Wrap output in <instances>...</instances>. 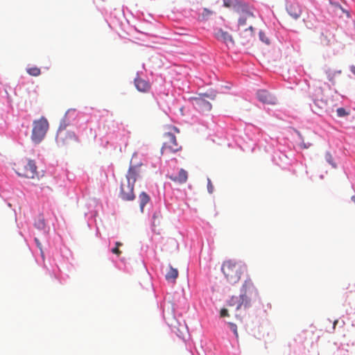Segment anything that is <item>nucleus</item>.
Masks as SVG:
<instances>
[{"label": "nucleus", "mask_w": 355, "mask_h": 355, "mask_svg": "<svg viewBox=\"0 0 355 355\" xmlns=\"http://www.w3.org/2000/svg\"><path fill=\"white\" fill-rule=\"evenodd\" d=\"M259 37L262 42H265L266 44H269V40L266 37L265 34L261 31L259 32Z\"/></svg>", "instance_id": "bb28decb"}, {"label": "nucleus", "mask_w": 355, "mask_h": 355, "mask_svg": "<svg viewBox=\"0 0 355 355\" xmlns=\"http://www.w3.org/2000/svg\"><path fill=\"white\" fill-rule=\"evenodd\" d=\"M336 323H337V321H335V322H334V327H335V325L336 324Z\"/></svg>", "instance_id": "4c0bfd02"}, {"label": "nucleus", "mask_w": 355, "mask_h": 355, "mask_svg": "<svg viewBox=\"0 0 355 355\" xmlns=\"http://www.w3.org/2000/svg\"><path fill=\"white\" fill-rule=\"evenodd\" d=\"M245 270L246 266L243 263L232 259L225 261L221 266V271L226 280L232 285L239 282Z\"/></svg>", "instance_id": "f257e3e1"}, {"label": "nucleus", "mask_w": 355, "mask_h": 355, "mask_svg": "<svg viewBox=\"0 0 355 355\" xmlns=\"http://www.w3.org/2000/svg\"><path fill=\"white\" fill-rule=\"evenodd\" d=\"M325 159L326 161L330 164L332 166L333 168H336V164L334 162V159H333V157L332 155H331V153L329 152H327L325 153Z\"/></svg>", "instance_id": "5701e85b"}, {"label": "nucleus", "mask_w": 355, "mask_h": 355, "mask_svg": "<svg viewBox=\"0 0 355 355\" xmlns=\"http://www.w3.org/2000/svg\"><path fill=\"white\" fill-rule=\"evenodd\" d=\"M16 172L19 176L35 178L37 176V166L33 160L25 159L18 163Z\"/></svg>", "instance_id": "423d86ee"}, {"label": "nucleus", "mask_w": 355, "mask_h": 355, "mask_svg": "<svg viewBox=\"0 0 355 355\" xmlns=\"http://www.w3.org/2000/svg\"><path fill=\"white\" fill-rule=\"evenodd\" d=\"M213 14V11L204 8L203 12L202 13V19H207L208 17Z\"/></svg>", "instance_id": "393cba45"}, {"label": "nucleus", "mask_w": 355, "mask_h": 355, "mask_svg": "<svg viewBox=\"0 0 355 355\" xmlns=\"http://www.w3.org/2000/svg\"><path fill=\"white\" fill-rule=\"evenodd\" d=\"M134 186V184L128 180H126L125 182L121 183L120 197L123 200H132L135 199Z\"/></svg>", "instance_id": "6e6552de"}, {"label": "nucleus", "mask_w": 355, "mask_h": 355, "mask_svg": "<svg viewBox=\"0 0 355 355\" xmlns=\"http://www.w3.org/2000/svg\"><path fill=\"white\" fill-rule=\"evenodd\" d=\"M334 38V35L327 31L325 33H322L320 36V42L323 46H328L331 44V40Z\"/></svg>", "instance_id": "a211bd4d"}, {"label": "nucleus", "mask_w": 355, "mask_h": 355, "mask_svg": "<svg viewBox=\"0 0 355 355\" xmlns=\"http://www.w3.org/2000/svg\"><path fill=\"white\" fill-rule=\"evenodd\" d=\"M240 37L241 42L243 45L248 44L251 41H252V40L254 37L252 26L250 25L248 28L245 29V31L241 33Z\"/></svg>", "instance_id": "f8f14e48"}, {"label": "nucleus", "mask_w": 355, "mask_h": 355, "mask_svg": "<svg viewBox=\"0 0 355 355\" xmlns=\"http://www.w3.org/2000/svg\"><path fill=\"white\" fill-rule=\"evenodd\" d=\"M341 73V70H337L332 68H328L325 71L327 79L333 85L336 84V83L339 80Z\"/></svg>", "instance_id": "ddd939ff"}, {"label": "nucleus", "mask_w": 355, "mask_h": 355, "mask_svg": "<svg viewBox=\"0 0 355 355\" xmlns=\"http://www.w3.org/2000/svg\"><path fill=\"white\" fill-rule=\"evenodd\" d=\"M231 326L233 328V331L234 332V334H236V336H238V333H237V329H236V325L233 324H231Z\"/></svg>", "instance_id": "2f4dec72"}, {"label": "nucleus", "mask_w": 355, "mask_h": 355, "mask_svg": "<svg viewBox=\"0 0 355 355\" xmlns=\"http://www.w3.org/2000/svg\"><path fill=\"white\" fill-rule=\"evenodd\" d=\"M352 200L355 202V196L352 197Z\"/></svg>", "instance_id": "e433bc0d"}, {"label": "nucleus", "mask_w": 355, "mask_h": 355, "mask_svg": "<svg viewBox=\"0 0 355 355\" xmlns=\"http://www.w3.org/2000/svg\"><path fill=\"white\" fill-rule=\"evenodd\" d=\"M35 241L37 243V247L41 249V243H40L39 240L37 239H35Z\"/></svg>", "instance_id": "473e14b6"}, {"label": "nucleus", "mask_w": 355, "mask_h": 355, "mask_svg": "<svg viewBox=\"0 0 355 355\" xmlns=\"http://www.w3.org/2000/svg\"><path fill=\"white\" fill-rule=\"evenodd\" d=\"M252 285H253V284H252L251 279H247L243 285V288H249L251 286H252Z\"/></svg>", "instance_id": "a878e982"}, {"label": "nucleus", "mask_w": 355, "mask_h": 355, "mask_svg": "<svg viewBox=\"0 0 355 355\" xmlns=\"http://www.w3.org/2000/svg\"><path fill=\"white\" fill-rule=\"evenodd\" d=\"M314 104L320 107V109H323V106L325 105V103L322 101L315 100L314 101Z\"/></svg>", "instance_id": "c85d7f7f"}, {"label": "nucleus", "mask_w": 355, "mask_h": 355, "mask_svg": "<svg viewBox=\"0 0 355 355\" xmlns=\"http://www.w3.org/2000/svg\"><path fill=\"white\" fill-rule=\"evenodd\" d=\"M251 299L247 294L245 290H241L239 293L234 295L228 301V304L232 306H235L236 310L241 309L242 306L245 309L250 306Z\"/></svg>", "instance_id": "0eeeda50"}, {"label": "nucleus", "mask_w": 355, "mask_h": 355, "mask_svg": "<svg viewBox=\"0 0 355 355\" xmlns=\"http://www.w3.org/2000/svg\"><path fill=\"white\" fill-rule=\"evenodd\" d=\"M287 12L294 19H297L301 15V10L296 4H291L287 7Z\"/></svg>", "instance_id": "f3484780"}, {"label": "nucleus", "mask_w": 355, "mask_h": 355, "mask_svg": "<svg viewBox=\"0 0 355 355\" xmlns=\"http://www.w3.org/2000/svg\"><path fill=\"white\" fill-rule=\"evenodd\" d=\"M172 181L179 184H184L187 181L188 173L183 168H181L176 176H170L169 178Z\"/></svg>", "instance_id": "2eb2a0df"}, {"label": "nucleus", "mask_w": 355, "mask_h": 355, "mask_svg": "<svg viewBox=\"0 0 355 355\" xmlns=\"http://www.w3.org/2000/svg\"><path fill=\"white\" fill-rule=\"evenodd\" d=\"M257 98L263 103L275 105L277 103V98L266 90L261 89L257 92Z\"/></svg>", "instance_id": "9b49d317"}, {"label": "nucleus", "mask_w": 355, "mask_h": 355, "mask_svg": "<svg viewBox=\"0 0 355 355\" xmlns=\"http://www.w3.org/2000/svg\"><path fill=\"white\" fill-rule=\"evenodd\" d=\"M56 142L60 148L70 149L78 144L79 139L73 131L67 129L65 125H60L56 135Z\"/></svg>", "instance_id": "7ed1b4c3"}, {"label": "nucleus", "mask_w": 355, "mask_h": 355, "mask_svg": "<svg viewBox=\"0 0 355 355\" xmlns=\"http://www.w3.org/2000/svg\"><path fill=\"white\" fill-rule=\"evenodd\" d=\"M27 73L32 76H39L41 74V70L37 67H32L26 69Z\"/></svg>", "instance_id": "412c9836"}, {"label": "nucleus", "mask_w": 355, "mask_h": 355, "mask_svg": "<svg viewBox=\"0 0 355 355\" xmlns=\"http://www.w3.org/2000/svg\"><path fill=\"white\" fill-rule=\"evenodd\" d=\"M112 252L119 256L121 254V251L119 249L118 247H115L112 250Z\"/></svg>", "instance_id": "7c9ffc66"}, {"label": "nucleus", "mask_w": 355, "mask_h": 355, "mask_svg": "<svg viewBox=\"0 0 355 355\" xmlns=\"http://www.w3.org/2000/svg\"><path fill=\"white\" fill-rule=\"evenodd\" d=\"M350 69L351 71L355 75V66H352Z\"/></svg>", "instance_id": "72a5a7b5"}, {"label": "nucleus", "mask_w": 355, "mask_h": 355, "mask_svg": "<svg viewBox=\"0 0 355 355\" xmlns=\"http://www.w3.org/2000/svg\"><path fill=\"white\" fill-rule=\"evenodd\" d=\"M141 165L130 166L126 175V180L135 184L137 180L141 176Z\"/></svg>", "instance_id": "9d476101"}, {"label": "nucleus", "mask_w": 355, "mask_h": 355, "mask_svg": "<svg viewBox=\"0 0 355 355\" xmlns=\"http://www.w3.org/2000/svg\"><path fill=\"white\" fill-rule=\"evenodd\" d=\"M220 317H222V318L229 316L227 309H221V311H220Z\"/></svg>", "instance_id": "c756f323"}, {"label": "nucleus", "mask_w": 355, "mask_h": 355, "mask_svg": "<svg viewBox=\"0 0 355 355\" xmlns=\"http://www.w3.org/2000/svg\"><path fill=\"white\" fill-rule=\"evenodd\" d=\"M214 36L218 41L225 43L226 45L231 44L234 46L235 44L232 35L222 28L215 29Z\"/></svg>", "instance_id": "1a4fd4ad"}, {"label": "nucleus", "mask_w": 355, "mask_h": 355, "mask_svg": "<svg viewBox=\"0 0 355 355\" xmlns=\"http://www.w3.org/2000/svg\"><path fill=\"white\" fill-rule=\"evenodd\" d=\"M336 112H337L338 116H340V117H343V116H347L349 114L343 107L338 108L337 110H336Z\"/></svg>", "instance_id": "b1692460"}, {"label": "nucleus", "mask_w": 355, "mask_h": 355, "mask_svg": "<svg viewBox=\"0 0 355 355\" xmlns=\"http://www.w3.org/2000/svg\"><path fill=\"white\" fill-rule=\"evenodd\" d=\"M196 105L202 112L209 111L211 109V104L202 98L196 99Z\"/></svg>", "instance_id": "dca6fc26"}, {"label": "nucleus", "mask_w": 355, "mask_h": 355, "mask_svg": "<svg viewBox=\"0 0 355 355\" xmlns=\"http://www.w3.org/2000/svg\"><path fill=\"white\" fill-rule=\"evenodd\" d=\"M236 317L237 318H239V320H242V318H243V317H242V316H241L240 315H238V314H236Z\"/></svg>", "instance_id": "c9c22d12"}, {"label": "nucleus", "mask_w": 355, "mask_h": 355, "mask_svg": "<svg viewBox=\"0 0 355 355\" xmlns=\"http://www.w3.org/2000/svg\"><path fill=\"white\" fill-rule=\"evenodd\" d=\"M49 125L47 119L44 116L33 121L31 139L35 144H39L43 140L49 129Z\"/></svg>", "instance_id": "39448f33"}, {"label": "nucleus", "mask_w": 355, "mask_h": 355, "mask_svg": "<svg viewBox=\"0 0 355 355\" xmlns=\"http://www.w3.org/2000/svg\"><path fill=\"white\" fill-rule=\"evenodd\" d=\"M180 130L175 126L169 128V131L163 135V144L161 148L162 155H168L175 153L182 150V146L178 142L176 134H179Z\"/></svg>", "instance_id": "f03ea898"}, {"label": "nucleus", "mask_w": 355, "mask_h": 355, "mask_svg": "<svg viewBox=\"0 0 355 355\" xmlns=\"http://www.w3.org/2000/svg\"><path fill=\"white\" fill-rule=\"evenodd\" d=\"M135 85L137 90L141 92H147L150 89V83L139 76L135 78Z\"/></svg>", "instance_id": "4468645a"}, {"label": "nucleus", "mask_w": 355, "mask_h": 355, "mask_svg": "<svg viewBox=\"0 0 355 355\" xmlns=\"http://www.w3.org/2000/svg\"><path fill=\"white\" fill-rule=\"evenodd\" d=\"M121 245H122V243H120V242H116V247H118V248H119V246H121Z\"/></svg>", "instance_id": "f704fd0d"}, {"label": "nucleus", "mask_w": 355, "mask_h": 355, "mask_svg": "<svg viewBox=\"0 0 355 355\" xmlns=\"http://www.w3.org/2000/svg\"><path fill=\"white\" fill-rule=\"evenodd\" d=\"M140 209L144 210V206L150 201V197L146 192H141L139 195Z\"/></svg>", "instance_id": "aec40b11"}, {"label": "nucleus", "mask_w": 355, "mask_h": 355, "mask_svg": "<svg viewBox=\"0 0 355 355\" xmlns=\"http://www.w3.org/2000/svg\"><path fill=\"white\" fill-rule=\"evenodd\" d=\"M178 270L170 266L168 272H166V274L165 275V277L168 282H173L178 277Z\"/></svg>", "instance_id": "6ab92c4d"}, {"label": "nucleus", "mask_w": 355, "mask_h": 355, "mask_svg": "<svg viewBox=\"0 0 355 355\" xmlns=\"http://www.w3.org/2000/svg\"><path fill=\"white\" fill-rule=\"evenodd\" d=\"M35 226L40 230L44 229L46 224L43 217H40L37 220L35 223Z\"/></svg>", "instance_id": "4be33fe9"}, {"label": "nucleus", "mask_w": 355, "mask_h": 355, "mask_svg": "<svg viewBox=\"0 0 355 355\" xmlns=\"http://www.w3.org/2000/svg\"><path fill=\"white\" fill-rule=\"evenodd\" d=\"M207 190L209 193H212L214 191V186L209 179H208Z\"/></svg>", "instance_id": "cd10ccee"}, {"label": "nucleus", "mask_w": 355, "mask_h": 355, "mask_svg": "<svg viewBox=\"0 0 355 355\" xmlns=\"http://www.w3.org/2000/svg\"><path fill=\"white\" fill-rule=\"evenodd\" d=\"M224 5L228 8L233 7L236 12L241 15L239 19V25L240 26H244L247 24V21L252 24L256 19L255 15L252 11V9L241 1L236 0L225 1Z\"/></svg>", "instance_id": "20e7f679"}]
</instances>
